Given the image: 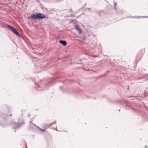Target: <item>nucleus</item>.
I'll use <instances>...</instances> for the list:
<instances>
[{
    "mask_svg": "<svg viewBox=\"0 0 148 148\" xmlns=\"http://www.w3.org/2000/svg\"><path fill=\"white\" fill-rule=\"evenodd\" d=\"M0 116L3 117H6L7 116L6 114H4L3 112H0Z\"/></svg>",
    "mask_w": 148,
    "mask_h": 148,
    "instance_id": "423d86ee",
    "label": "nucleus"
},
{
    "mask_svg": "<svg viewBox=\"0 0 148 148\" xmlns=\"http://www.w3.org/2000/svg\"><path fill=\"white\" fill-rule=\"evenodd\" d=\"M56 130H57V128H56Z\"/></svg>",
    "mask_w": 148,
    "mask_h": 148,
    "instance_id": "4be33fe9",
    "label": "nucleus"
},
{
    "mask_svg": "<svg viewBox=\"0 0 148 148\" xmlns=\"http://www.w3.org/2000/svg\"><path fill=\"white\" fill-rule=\"evenodd\" d=\"M1 125H2V126L4 127H5L7 125H2L1 124Z\"/></svg>",
    "mask_w": 148,
    "mask_h": 148,
    "instance_id": "4468645a",
    "label": "nucleus"
},
{
    "mask_svg": "<svg viewBox=\"0 0 148 148\" xmlns=\"http://www.w3.org/2000/svg\"><path fill=\"white\" fill-rule=\"evenodd\" d=\"M32 124H33L34 126H35V127H37L38 128V126H37L36 125V124H35L34 123H32Z\"/></svg>",
    "mask_w": 148,
    "mask_h": 148,
    "instance_id": "ddd939ff",
    "label": "nucleus"
},
{
    "mask_svg": "<svg viewBox=\"0 0 148 148\" xmlns=\"http://www.w3.org/2000/svg\"><path fill=\"white\" fill-rule=\"evenodd\" d=\"M56 122V121H54L53 123H50L49 125L47 127H49L50 126L52 125L53 124H55Z\"/></svg>",
    "mask_w": 148,
    "mask_h": 148,
    "instance_id": "1a4fd4ad",
    "label": "nucleus"
},
{
    "mask_svg": "<svg viewBox=\"0 0 148 148\" xmlns=\"http://www.w3.org/2000/svg\"><path fill=\"white\" fill-rule=\"evenodd\" d=\"M75 28L76 29L77 31H78L80 29V28L77 25H75Z\"/></svg>",
    "mask_w": 148,
    "mask_h": 148,
    "instance_id": "6e6552de",
    "label": "nucleus"
},
{
    "mask_svg": "<svg viewBox=\"0 0 148 148\" xmlns=\"http://www.w3.org/2000/svg\"><path fill=\"white\" fill-rule=\"evenodd\" d=\"M131 17H132L134 18H148V16H132Z\"/></svg>",
    "mask_w": 148,
    "mask_h": 148,
    "instance_id": "39448f33",
    "label": "nucleus"
},
{
    "mask_svg": "<svg viewBox=\"0 0 148 148\" xmlns=\"http://www.w3.org/2000/svg\"><path fill=\"white\" fill-rule=\"evenodd\" d=\"M5 27L8 29L11 30L13 33L15 35L19 37H21L23 38V37L21 35L19 34L17 30L14 27L11 26L9 25L6 24L5 25Z\"/></svg>",
    "mask_w": 148,
    "mask_h": 148,
    "instance_id": "7ed1b4c3",
    "label": "nucleus"
},
{
    "mask_svg": "<svg viewBox=\"0 0 148 148\" xmlns=\"http://www.w3.org/2000/svg\"><path fill=\"white\" fill-rule=\"evenodd\" d=\"M12 114H11L10 115V116H12Z\"/></svg>",
    "mask_w": 148,
    "mask_h": 148,
    "instance_id": "a211bd4d",
    "label": "nucleus"
},
{
    "mask_svg": "<svg viewBox=\"0 0 148 148\" xmlns=\"http://www.w3.org/2000/svg\"><path fill=\"white\" fill-rule=\"evenodd\" d=\"M30 123H32V122H31V121L30 122Z\"/></svg>",
    "mask_w": 148,
    "mask_h": 148,
    "instance_id": "412c9836",
    "label": "nucleus"
},
{
    "mask_svg": "<svg viewBox=\"0 0 148 148\" xmlns=\"http://www.w3.org/2000/svg\"><path fill=\"white\" fill-rule=\"evenodd\" d=\"M116 5V3H115V5Z\"/></svg>",
    "mask_w": 148,
    "mask_h": 148,
    "instance_id": "aec40b11",
    "label": "nucleus"
},
{
    "mask_svg": "<svg viewBox=\"0 0 148 148\" xmlns=\"http://www.w3.org/2000/svg\"><path fill=\"white\" fill-rule=\"evenodd\" d=\"M18 120L17 123L13 122L12 123L13 129L15 130L19 129L20 127L23 126L25 124L24 120L23 119L21 118V119L19 118Z\"/></svg>",
    "mask_w": 148,
    "mask_h": 148,
    "instance_id": "f257e3e1",
    "label": "nucleus"
},
{
    "mask_svg": "<svg viewBox=\"0 0 148 148\" xmlns=\"http://www.w3.org/2000/svg\"><path fill=\"white\" fill-rule=\"evenodd\" d=\"M38 128L41 131H42V132H44L45 131V130L46 129H41L40 127H38Z\"/></svg>",
    "mask_w": 148,
    "mask_h": 148,
    "instance_id": "9d476101",
    "label": "nucleus"
},
{
    "mask_svg": "<svg viewBox=\"0 0 148 148\" xmlns=\"http://www.w3.org/2000/svg\"><path fill=\"white\" fill-rule=\"evenodd\" d=\"M47 125V124H44L42 126V127L43 128L45 129H47V128H48Z\"/></svg>",
    "mask_w": 148,
    "mask_h": 148,
    "instance_id": "0eeeda50",
    "label": "nucleus"
},
{
    "mask_svg": "<svg viewBox=\"0 0 148 148\" xmlns=\"http://www.w3.org/2000/svg\"><path fill=\"white\" fill-rule=\"evenodd\" d=\"M70 12H72V10L71 9H70Z\"/></svg>",
    "mask_w": 148,
    "mask_h": 148,
    "instance_id": "dca6fc26",
    "label": "nucleus"
},
{
    "mask_svg": "<svg viewBox=\"0 0 148 148\" xmlns=\"http://www.w3.org/2000/svg\"><path fill=\"white\" fill-rule=\"evenodd\" d=\"M88 10L89 11L90 10V8H88Z\"/></svg>",
    "mask_w": 148,
    "mask_h": 148,
    "instance_id": "f3484780",
    "label": "nucleus"
},
{
    "mask_svg": "<svg viewBox=\"0 0 148 148\" xmlns=\"http://www.w3.org/2000/svg\"><path fill=\"white\" fill-rule=\"evenodd\" d=\"M28 116L29 117H30V114H28Z\"/></svg>",
    "mask_w": 148,
    "mask_h": 148,
    "instance_id": "2eb2a0df",
    "label": "nucleus"
},
{
    "mask_svg": "<svg viewBox=\"0 0 148 148\" xmlns=\"http://www.w3.org/2000/svg\"><path fill=\"white\" fill-rule=\"evenodd\" d=\"M38 89H37V87H36V88L38 90H42V89H39L38 88H39V86H38Z\"/></svg>",
    "mask_w": 148,
    "mask_h": 148,
    "instance_id": "f8f14e48",
    "label": "nucleus"
},
{
    "mask_svg": "<svg viewBox=\"0 0 148 148\" xmlns=\"http://www.w3.org/2000/svg\"><path fill=\"white\" fill-rule=\"evenodd\" d=\"M114 8H115V9H116V7H114Z\"/></svg>",
    "mask_w": 148,
    "mask_h": 148,
    "instance_id": "6ab92c4d",
    "label": "nucleus"
},
{
    "mask_svg": "<svg viewBox=\"0 0 148 148\" xmlns=\"http://www.w3.org/2000/svg\"><path fill=\"white\" fill-rule=\"evenodd\" d=\"M31 17L32 19H42L47 17L46 16L45 14L41 13L32 14Z\"/></svg>",
    "mask_w": 148,
    "mask_h": 148,
    "instance_id": "f03ea898",
    "label": "nucleus"
},
{
    "mask_svg": "<svg viewBox=\"0 0 148 148\" xmlns=\"http://www.w3.org/2000/svg\"><path fill=\"white\" fill-rule=\"evenodd\" d=\"M59 42L64 46H65L67 44V42L65 40H59Z\"/></svg>",
    "mask_w": 148,
    "mask_h": 148,
    "instance_id": "20e7f679",
    "label": "nucleus"
},
{
    "mask_svg": "<svg viewBox=\"0 0 148 148\" xmlns=\"http://www.w3.org/2000/svg\"><path fill=\"white\" fill-rule=\"evenodd\" d=\"M78 31H79V34H81L82 33V31L81 29H80Z\"/></svg>",
    "mask_w": 148,
    "mask_h": 148,
    "instance_id": "9b49d317",
    "label": "nucleus"
}]
</instances>
